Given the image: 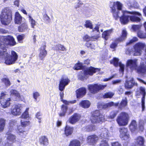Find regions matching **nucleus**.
Wrapping results in <instances>:
<instances>
[{
  "mask_svg": "<svg viewBox=\"0 0 146 146\" xmlns=\"http://www.w3.org/2000/svg\"><path fill=\"white\" fill-rule=\"evenodd\" d=\"M123 5L120 2H111L110 5L115 20L120 17L121 23L125 24L129 21V18L133 22H140L141 14L139 12L134 11H122Z\"/></svg>",
  "mask_w": 146,
  "mask_h": 146,
  "instance_id": "nucleus-1",
  "label": "nucleus"
},
{
  "mask_svg": "<svg viewBox=\"0 0 146 146\" xmlns=\"http://www.w3.org/2000/svg\"><path fill=\"white\" fill-rule=\"evenodd\" d=\"M16 42L13 37L10 35L1 36L0 38V62L5 61L7 65L13 64L17 60L18 56L14 51H11L10 55L7 52L6 49L8 45L14 46Z\"/></svg>",
  "mask_w": 146,
  "mask_h": 146,
  "instance_id": "nucleus-2",
  "label": "nucleus"
},
{
  "mask_svg": "<svg viewBox=\"0 0 146 146\" xmlns=\"http://www.w3.org/2000/svg\"><path fill=\"white\" fill-rule=\"evenodd\" d=\"M140 64L137 66V59H129L126 63L127 67L129 68L132 70H135L138 74H140L143 77H146V61L145 59H141Z\"/></svg>",
  "mask_w": 146,
  "mask_h": 146,
  "instance_id": "nucleus-3",
  "label": "nucleus"
},
{
  "mask_svg": "<svg viewBox=\"0 0 146 146\" xmlns=\"http://www.w3.org/2000/svg\"><path fill=\"white\" fill-rule=\"evenodd\" d=\"M9 127L8 131L13 132V133H17L23 138H25L27 134V131H23L21 130L20 127H22L21 126H18L17 125V121L15 120H11L9 123Z\"/></svg>",
  "mask_w": 146,
  "mask_h": 146,
  "instance_id": "nucleus-4",
  "label": "nucleus"
},
{
  "mask_svg": "<svg viewBox=\"0 0 146 146\" xmlns=\"http://www.w3.org/2000/svg\"><path fill=\"white\" fill-rule=\"evenodd\" d=\"M0 19L3 24L5 25H9L12 20L11 10L7 7L3 9L1 15Z\"/></svg>",
  "mask_w": 146,
  "mask_h": 146,
  "instance_id": "nucleus-5",
  "label": "nucleus"
},
{
  "mask_svg": "<svg viewBox=\"0 0 146 146\" xmlns=\"http://www.w3.org/2000/svg\"><path fill=\"white\" fill-rule=\"evenodd\" d=\"M145 46L146 45L144 43L138 42L134 46V50L133 51L132 49L129 48L127 51V54H133L134 56L140 55Z\"/></svg>",
  "mask_w": 146,
  "mask_h": 146,
  "instance_id": "nucleus-6",
  "label": "nucleus"
},
{
  "mask_svg": "<svg viewBox=\"0 0 146 146\" xmlns=\"http://www.w3.org/2000/svg\"><path fill=\"white\" fill-rule=\"evenodd\" d=\"M98 70V68H96L92 66L87 68L84 70H82L79 72L78 78L81 80L86 79L88 77V76L92 75L96 72V70Z\"/></svg>",
  "mask_w": 146,
  "mask_h": 146,
  "instance_id": "nucleus-7",
  "label": "nucleus"
},
{
  "mask_svg": "<svg viewBox=\"0 0 146 146\" xmlns=\"http://www.w3.org/2000/svg\"><path fill=\"white\" fill-rule=\"evenodd\" d=\"M129 117L128 114L124 112H122L118 116L116 121L119 126H125L128 123Z\"/></svg>",
  "mask_w": 146,
  "mask_h": 146,
  "instance_id": "nucleus-8",
  "label": "nucleus"
},
{
  "mask_svg": "<svg viewBox=\"0 0 146 146\" xmlns=\"http://www.w3.org/2000/svg\"><path fill=\"white\" fill-rule=\"evenodd\" d=\"M104 119V116L98 110L93 112L90 118L91 122L93 123H100L103 121Z\"/></svg>",
  "mask_w": 146,
  "mask_h": 146,
  "instance_id": "nucleus-9",
  "label": "nucleus"
},
{
  "mask_svg": "<svg viewBox=\"0 0 146 146\" xmlns=\"http://www.w3.org/2000/svg\"><path fill=\"white\" fill-rule=\"evenodd\" d=\"M106 86V85L94 84L88 86V88L90 92L93 94L97 93L100 90H103Z\"/></svg>",
  "mask_w": 146,
  "mask_h": 146,
  "instance_id": "nucleus-10",
  "label": "nucleus"
},
{
  "mask_svg": "<svg viewBox=\"0 0 146 146\" xmlns=\"http://www.w3.org/2000/svg\"><path fill=\"white\" fill-rule=\"evenodd\" d=\"M99 28L98 26L97 25L92 30V32H96V34L94 36L91 37L90 36L87 35H85L83 38L84 40L88 42L90 40L96 41L97 40L99 37V35L100 32H99Z\"/></svg>",
  "mask_w": 146,
  "mask_h": 146,
  "instance_id": "nucleus-11",
  "label": "nucleus"
},
{
  "mask_svg": "<svg viewBox=\"0 0 146 146\" xmlns=\"http://www.w3.org/2000/svg\"><path fill=\"white\" fill-rule=\"evenodd\" d=\"M136 94L137 96L141 95L143 96L141 98V106L142 111H144L145 108V101L146 95L145 88L141 86L139 88V90L136 92Z\"/></svg>",
  "mask_w": 146,
  "mask_h": 146,
  "instance_id": "nucleus-12",
  "label": "nucleus"
},
{
  "mask_svg": "<svg viewBox=\"0 0 146 146\" xmlns=\"http://www.w3.org/2000/svg\"><path fill=\"white\" fill-rule=\"evenodd\" d=\"M119 104V103H115L113 102L105 103L99 102L97 106L98 108L100 110L102 109L107 110H109L110 108L112 106H118Z\"/></svg>",
  "mask_w": 146,
  "mask_h": 146,
  "instance_id": "nucleus-13",
  "label": "nucleus"
},
{
  "mask_svg": "<svg viewBox=\"0 0 146 146\" xmlns=\"http://www.w3.org/2000/svg\"><path fill=\"white\" fill-rule=\"evenodd\" d=\"M8 96L7 94L3 92L1 94V96H0V103L4 108L7 107L10 105V103L9 101L11 100L9 98L7 100L6 99Z\"/></svg>",
  "mask_w": 146,
  "mask_h": 146,
  "instance_id": "nucleus-14",
  "label": "nucleus"
},
{
  "mask_svg": "<svg viewBox=\"0 0 146 146\" xmlns=\"http://www.w3.org/2000/svg\"><path fill=\"white\" fill-rule=\"evenodd\" d=\"M29 110V108H27L26 110L23 113L21 117L22 119H21V125L22 126H21L22 127H20V128L21 129V130H22V131L23 130V127H26L29 125L30 122L29 121H24V119H29V115L28 113V111Z\"/></svg>",
  "mask_w": 146,
  "mask_h": 146,
  "instance_id": "nucleus-15",
  "label": "nucleus"
},
{
  "mask_svg": "<svg viewBox=\"0 0 146 146\" xmlns=\"http://www.w3.org/2000/svg\"><path fill=\"white\" fill-rule=\"evenodd\" d=\"M119 137L122 140H127L130 138V135L127 128L124 127L119 129Z\"/></svg>",
  "mask_w": 146,
  "mask_h": 146,
  "instance_id": "nucleus-16",
  "label": "nucleus"
},
{
  "mask_svg": "<svg viewBox=\"0 0 146 146\" xmlns=\"http://www.w3.org/2000/svg\"><path fill=\"white\" fill-rule=\"evenodd\" d=\"M119 60L118 58H114L112 60L110 61V63L111 64H113L114 65L117 67L119 65L120 67L119 70L120 74L123 75L124 69V65L121 62H119Z\"/></svg>",
  "mask_w": 146,
  "mask_h": 146,
  "instance_id": "nucleus-17",
  "label": "nucleus"
},
{
  "mask_svg": "<svg viewBox=\"0 0 146 146\" xmlns=\"http://www.w3.org/2000/svg\"><path fill=\"white\" fill-rule=\"evenodd\" d=\"M22 108V105L21 104H19L14 105L11 109V114L15 116L20 115L21 113V109Z\"/></svg>",
  "mask_w": 146,
  "mask_h": 146,
  "instance_id": "nucleus-18",
  "label": "nucleus"
},
{
  "mask_svg": "<svg viewBox=\"0 0 146 146\" xmlns=\"http://www.w3.org/2000/svg\"><path fill=\"white\" fill-rule=\"evenodd\" d=\"M70 80L67 78H62L61 79L59 85V90L60 91H62L64 89L65 87L70 82Z\"/></svg>",
  "mask_w": 146,
  "mask_h": 146,
  "instance_id": "nucleus-19",
  "label": "nucleus"
},
{
  "mask_svg": "<svg viewBox=\"0 0 146 146\" xmlns=\"http://www.w3.org/2000/svg\"><path fill=\"white\" fill-rule=\"evenodd\" d=\"M10 93L11 97L14 101H18L21 100L20 95L16 90H11Z\"/></svg>",
  "mask_w": 146,
  "mask_h": 146,
  "instance_id": "nucleus-20",
  "label": "nucleus"
},
{
  "mask_svg": "<svg viewBox=\"0 0 146 146\" xmlns=\"http://www.w3.org/2000/svg\"><path fill=\"white\" fill-rule=\"evenodd\" d=\"M101 131V133L99 135L100 137L103 140H108L110 136L108 131L106 128H103L102 129Z\"/></svg>",
  "mask_w": 146,
  "mask_h": 146,
  "instance_id": "nucleus-21",
  "label": "nucleus"
},
{
  "mask_svg": "<svg viewBox=\"0 0 146 146\" xmlns=\"http://www.w3.org/2000/svg\"><path fill=\"white\" fill-rule=\"evenodd\" d=\"M81 117L80 114L75 113L69 118V122L72 124H74L79 120Z\"/></svg>",
  "mask_w": 146,
  "mask_h": 146,
  "instance_id": "nucleus-22",
  "label": "nucleus"
},
{
  "mask_svg": "<svg viewBox=\"0 0 146 146\" xmlns=\"http://www.w3.org/2000/svg\"><path fill=\"white\" fill-rule=\"evenodd\" d=\"M46 46L45 45L41 46L40 48V53L38 54V57L40 59L43 60L45 57L47 51L45 50Z\"/></svg>",
  "mask_w": 146,
  "mask_h": 146,
  "instance_id": "nucleus-23",
  "label": "nucleus"
},
{
  "mask_svg": "<svg viewBox=\"0 0 146 146\" xmlns=\"http://www.w3.org/2000/svg\"><path fill=\"white\" fill-rule=\"evenodd\" d=\"M98 138L96 135H92L89 136L87 138L88 142L90 144L94 145L97 142Z\"/></svg>",
  "mask_w": 146,
  "mask_h": 146,
  "instance_id": "nucleus-24",
  "label": "nucleus"
},
{
  "mask_svg": "<svg viewBox=\"0 0 146 146\" xmlns=\"http://www.w3.org/2000/svg\"><path fill=\"white\" fill-rule=\"evenodd\" d=\"M77 98H82L86 93V89L84 87L81 88L77 90L76 92Z\"/></svg>",
  "mask_w": 146,
  "mask_h": 146,
  "instance_id": "nucleus-25",
  "label": "nucleus"
},
{
  "mask_svg": "<svg viewBox=\"0 0 146 146\" xmlns=\"http://www.w3.org/2000/svg\"><path fill=\"white\" fill-rule=\"evenodd\" d=\"M136 146H144L145 139L144 137L139 136L135 139Z\"/></svg>",
  "mask_w": 146,
  "mask_h": 146,
  "instance_id": "nucleus-26",
  "label": "nucleus"
},
{
  "mask_svg": "<svg viewBox=\"0 0 146 146\" xmlns=\"http://www.w3.org/2000/svg\"><path fill=\"white\" fill-rule=\"evenodd\" d=\"M39 142L41 145L43 146H47L48 144V140L46 136H42L39 139Z\"/></svg>",
  "mask_w": 146,
  "mask_h": 146,
  "instance_id": "nucleus-27",
  "label": "nucleus"
},
{
  "mask_svg": "<svg viewBox=\"0 0 146 146\" xmlns=\"http://www.w3.org/2000/svg\"><path fill=\"white\" fill-rule=\"evenodd\" d=\"M113 29H112L104 31L102 34V37L105 40L108 39L111 34L112 33Z\"/></svg>",
  "mask_w": 146,
  "mask_h": 146,
  "instance_id": "nucleus-28",
  "label": "nucleus"
},
{
  "mask_svg": "<svg viewBox=\"0 0 146 146\" xmlns=\"http://www.w3.org/2000/svg\"><path fill=\"white\" fill-rule=\"evenodd\" d=\"M13 133V132H10L8 131L6 133V135H8L7 139L8 140L13 143L16 141V136L11 134L12 133Z\"/></svg>",
  "mask_w": 146,
  "mask_h": 146,
  "instance_id": "nucleus-29",
  "label": "nucleus"
},
{
  "mask_svg": "<svg viewBox=\"0 0 146 146\" xmlns=\"http://www.w3.org/2000/svg\"><path fill=\"white\" fill-rule=\"evenodd\" d=\"M15 23L20 24L22 21V17L18 12H16L15 15Z\"/></svg>",
  "mask_w": 146,
  "mask_h": 146,
  "instance_id": "nucleus-30",
  "label": "nucleus"
},
{
  "mask_svg": "<svg viewBox=\"0 0 146 146\" xmlns=\"http://www.w3.org/2000/svg\"><path fill=\"white\" fill-rule=\"evenodd\" d=\"M127 35V32L125 29H123L122 31V34L121 36L117 39V40L118 42L122 41L125 39Z\"/></svg>",
  "mask_w": 146,
  "mask_h": 146,
  "instance_id": "nucleus-31",
  "label": "nucleus"
},
{
  "mask_svg": "<svg viewBox=\"0 0 146 146\" xmlns=\"http://www.w3.org/2000/svg\"><path fill=\"white\" fill-rule=\"evenodd\" d=\"M79 105L83 108H87L89 107L90 103L88 100H84L81 101Z\"/></svg>",
  "mask_w": 146,
  "mask_h": 146,
  "instance_id": "nucleus-32",
  "label": "nucleus"
},
{
  "mask_svg": "<svg viewBox=\"0 0 146 146\" xmlns=\"http://www.w3.org/2000/svg\"><path fill=\"white\" fill-rule=\"evenodd\" d=\"M135 84V81L133 78H131L129 81L127 80L125 84V87L127 88H131Z\"/></svg>",
  "mask_w": 146,
  "mask_h": 146,
  "instance_id": "nucleus-33",
  "label": "nucleus"
},
{
  "mask_svg": "<svg viewBox=\"0 0 146 146\" xmlns=\"http://www.w3.org/2000/svg\"><path fill=\"white\" fill-rule=\"evenodd\" d=\"M73 131V128L66 125L65 128L64 132L66 135L68 136L71 135Z\"/></svg>",
  "mask_w": 146,
  "mask_h": 146,
  "instance_id": "nucleus-34",
  "label": "nucleus"
},
{
  "mask_svg": "<svg viewBox=\"0 0 146 146\" xmlns=\"http://www.w3.org/2000/svg\"><path fill=\"white\" fill-rule=\"evenodd\" d=\"M60 97L61 100V101L64 103L65 104L68 105L70 103L74 104L76 102V100H74L71 101H68L66 100H64L63 99L64 97V93L62 92H60Z\"/></svg>",
  "mask_w": 146,
  "mask_h": 146,
  "instance_id": "nucleus-35",
  "label": "nucleus"
},
{
  "mask_svg": "<svg viewBox=\"0 0 146 146\" xmlns=\"http://www.w3.org/2000/svg\"><path fill=\"white\" fill-rule=\"evenodd\" d=\"M28 27L25 24H22L18 27V31L20 32H24L27 31Z\"/></svg>",
  "mask_w": 146,
  "mask_h": 146,
  "instance_id": "nucleus-36",
  "label": "nucleus"
},
{
  "mask_svg": "<svg viewBox=\"0 0 146 146\" xmlns=\"http://www.w3.org/2000/svg\"><path fill=\"white\" fill-rule=\"evenodd\" d=\"M129 128L132 132L134 131L137 128V125L135 120H133L129 125Z\"/></svg>",
  "mask_w": 146,
  "mask_h": 146,
  "instance_id": "nucleus-37",
  "label": "nucleus"
},
{
  "mask_svg": "<svg viewBox=\"0 0 146 146\" xmlns=\"http://www.w3.org/2000/svg\"><path fill=\"white\" fill-rule=\"evenodd\" d=\"M68 109V107L64 105H62L61 107V112L59 114L60 116L61 117L64 116L66 112Z\"/></svg>",
  "mask_w": 146,
  "mask_h": 146,
  "instance_id": "nucleus-38",
  "label": "nucleus"
},
{
  "mask_svg": "<svg viewBox=\"0 0 146 146\" xmlns=\"http://www.w3.org/2000/svg\"><path fill=\"white\" fill-rule=\"evenodd\" d=\"M83 130H85L88 132L92 131H94L95 129V126L94 125H88L85 127L83 128Z\"/></svg>",
  "mask_w": 146,
  "mask_h": 146,
  "instance_id": "nucleus-39",
  "label": "nucleus"
},
{
  "mask_svg": "<svg viewBox=\"0 0 146 146\" xmlns=\"http://www.w3.org/2000/svg\"><path fill=\"white\" fill-rule=\"evenodd\" d=\"M28 16L29 18V21L31 24V27L33 28H34L35 26L36 25V22L33 19L30 15H28Z\"/></svg>",
  "mask_w": 146,
  "mask_h": 146,
  "instance_id": "nucleus-40",
  "label": "nucleus"
},
{
  "mask_svg": "<svg viewBox=\"0 0 146 146\" xmlns=\"http://www.w3.org/2000/svg\"><path fill=\"white\" fill-rule=\"evenodd\" d=\"M69 146H80V142L76 139L73 140L70 142Z\"/></svg>",
  "mask_w": 146,
  "mask_h": 146,
  "instance_id": "nucleus-41",
  "label": "nucleus"
},
{
  "mask_svg": "<svg viewBox=\"0 0 146 146\" xmlns=\"http://www.w3.org/2000/svg\"><path fill=\"white\" fill-rule=\"evenodd\" d=\"M53 49L56 50H61L64 51L66 50V48L64 46L61 44H58L55 46V47L54 48H53Z\"/></svg>",
  "mask_w": 146,
  "mask_h": 146,
  "instance_id": "nucleus-42",
  "label": "nucleus"
},
{
  "mask_svg": "<svg viewBox=\"0 0 146 146\" xmlns=\"http://www.w3.org/2000/svg\"><path fill=\"white\" fill-rule=\"evenodd\" d=\"M5 124V120L3 118H0V131H2L4 129Z\"/></svg>",
  "mask_w": 146,
  "mask_h": 146,
  "instance_id": "nucleus-43",
  "label": "nucleus"
},
{
  "mask_svg": "<svg viewBox=\"0 0 146 146\" xmlns=\"http://www.w3.org/2000/svg\"><path fill=\"white\" fill-rule=\"evenodd\" d=\"M137 34L138 37L140 38H146V33H145L142 31H139L138 32H137Z\"/></svg>",
  "mask_w": 146,
  "mask_h": 146,
  "instance_id": "nucleus-44",
  "label": "nucleus"
},
{
  "mask_svg": "<svg viewBox=\"0 0 146 146\" xmlns=\"http://www.w3.org/2000/svg\"><path fill=\"white\" fill-rule=\"evenodd\" d=\"M127 99L126 97L123 98L120 104V107L122 108L125 107L127 104Z\"/></svg>",
  "mask_w": 146,
  "mask_h": 146,
  "instance_id": "nucleus-45",
  "label": "nucleus"
},
{
  "mask_svg": "<svg viewBox=\"0 0 146 146\" xmlns=\"http://www.w3.org/2000/svg\"><path fill=\"white\" fill-rule=\"evenodd\" d=\"M114 95V94L111 92H108L105 93L103 96V97L104 98H112Z\"/></svg>",
  "mask_w": 146,
  "mask_h": 146,
  "instance_id": "nucleus-46",
  "label": "nucleus"
},
{
  "mask_svg": "<svg viewBox=\"0 0 146 146\" xmlns=\"http://www.w3.org/2000/svg\"><path fill=\"white\" fill-rule=\"evenodd\" d=\"M84 26L86 28H89L91 29H93V26L92 24V23L90 21H87L86 23L85 24H84Z\"/></svg>",
  "mask_w": 146,
  "mask_h": 146,
  "instance_id": "nucleus-47",
  "label": "nucleus"
},
{
  "mask_svg": "<svg viewBox=\"0 0 146 146\" xmlns=\"http://www.w3.org/2000/svg\"><path fill=\"white\" fill-rule=\"evenodd\" d=\"M2 81L6 86H9L11 85L9 79L7 78H4L2 79Z\"/></svg>",
  "mask_w": 146,
  "mask_h": 146,
  "instance_id": "nucleus-48",
  "label": "nucleus"
},
{
  "mask_svg": "<svg viewBox=\"0 0 146 146\" xmlns=\"http://www.w3.org/2000/svg\"><path fill=\"white\" fill-rule=\"evenodd\" d=\"M83 64L82 63L78 62L74 66V70H79L81 69L83 67Z\"/></svg>",
  "mask_w": 146,
  "mask_h": 146,
  "instance_id": "nucleus-49",
  "label": "nucleus"
},
{
  "mask_svg": "<svg viewBox=\"0 0 146 146\" xmlns=\"http://www.w3.org/2000/svg\"><path fill=\"white\" fill-rule=\"evenodd\" d=\"M141 26L140 25H133L132 26V28L134 31H139L141 27Z\"/></svg>",
  "mask_w": 146,
  "mask_h": 146,
  "instance_id": "nucleus-50",
  "label": "nucleus"
},
{
  "mask_svg": "<svg viewBox=\"0 0 146 146\" xmlns=\"http://www.w3.org/2000/svg\"><path fill=\"white\" fill-rule=\"evenodd\" d=\"M118 112V111H111L110 114V117L111 119L114 118L117 114Z\"/></svg>",
  "mask_w": 146,
  "mask_h": 146,
  "instance_id": "nucleus-51",
  "label": "nucleus"
},
{
  "mask_svg": "<svg viewBox=\"0 0 146 146\" xmlns=\"http://www.w3.org/2000/svg\"><path fill=\"white\" fill-rule=\"evenodd\" d=\"M40 96V93L38 92H35L33 93V96L35 99V101L36 102L38 97Z\"/></svg>",
  "mask_w": 146,
  "mask_h": 146,
  "instance_id": "nucleus-52",
  "label": "nucleus"
},
{
  "mask_svg": "<svg viewBox=\"0 0 146 146\" xmlns=\"http://www.w3.org/2000/svg\"><path fill=\"white\" fill-rule=\"evenodd\" d=\"M100 146H109V145L106 140H103L101 141L100 144Z\"/></svg>",
  "mask_w": 146,
  "mask_h": 146,
  "instance_id": "nucleus-53",
  "label": "nucleus"
},
{
  "mask_svg": "<svg viewBox=\"0 0 146 146\" xmlns=\"http://www.w3.org/2000/svg\"><path fill=\"white\" fill-rule=\"evenodd\" d=\"M138 40V39L137 37H134L132 39L129 41V42L127 43L126 45H128L131 44L132 43L134 42L137 41Z\"/></svg>",
  "mask_w": 146,
  "mask_h": 146,
  "instance_id": "nucleus-54",
  "label": "nucleus"
},
{
  "mask_svg": "<svg viewBox=\"0 0 146 146\" xmlns=\"http://www.w3.org/2000/svg\"><path fill=\"white\" fill-rule=\"evenodd\" d=\"M133 1V0H127L126 2V3L129 9H131V6Z\"/></svg>",
  "mask_w": 146,
  "mask_h": 146,
  "instance_id": "nucleus-55",
  "label": "nucleus"
},
{
  "mask_svg": "<svg viewBox=\"0 0 146 146\" xmlns=\"http://www.w3.org/2000/svg\"><path fill=\"white\" fill-rule=\"evenodd\" d=\"M44 20L45 21L49 23L50 21V19L49 17L46 14H45L43 15Z\"/></svg>",
  "mask_w": 146,
  "mask_h": 146,
  "instance_id": "nucleus-56",
  "label": "nucleus"
},
{
  "mask_svg": "<svg viewBox=\"0 0 146 146\" xmlns=\"http://www.w3.org/2000/svg\"><path fill=\"white\" fill-rule=\"evenodd\" d=\"M82 4V2L79 0H78L77 3H75L74 6V8L77 9L78 8L80 7L81 5Z\"/></svg>",
  "mask_w": 146,
  "mask_h": 146,
  "instance_id": "nucleus-57",
  "label": "nucleus"
},
{
  "mask_svg": "<svg viewBox=\"0 0 146 146\" xmlns=\"http://www.w3.org/2000/svg\"><path fill=\"white\" fill-rule=\"evenodd\" d=\"M143 122L142 121H141L139 122V127L140 130L141 131H143L144 129V125H143L144 123H143V124H142Z\"/></svg>",
  "mask_w": 146,
  "mask_h": 146,
  "instance_id": "nucleus-58",
  "label": "nucleus"
},
{
  "mask_svg": "<svg viewBox=\"0 0 146 146\" xmlns=\"http://www.w3.org/2000/svg\"><path fill=\"white\" fill-rule=\"evenodd\" d=\"M25 36L24 34L18 35L17 36V38L18 41H20L24 39Z\"/></svg>",
  "mask_w": 146,
  "mask_h": 146,
  "instance_id": "nucleus-59",
  "label": "nucleus"
},
{
  "mask_svg": "<svg viewBox=\"0 0 146 146\" xmlns=\"http://www.w3.org/2000/svg\"><path fill=\"white\" fill-rule=\"evenodd\" d=\"M138 6V4L136 1H133L131 6V8L133 7L137 8Z\"/></svg>",
  "mask_w": 146,
  "mask_h": 146,
  "instance_id": "nucleus-60",
  "label": "nucleus"
},
{
  "mask_svg": "<svg viewBox=\"0 0 146 146\" xmlns=\"http://www.w3.org/2000/svg\"><path fill=\"white\" fill-rule=\"evenodd\" d=\"M111 146H121L120 143L118 142H115L111 143Z\"/></svg>",
  "mask_w": 146,
  "mask_h": 146,
  "instance_id": "nucleus-61",
  "label": "nucleus"
},
{
  "mask_svg": "<svg viewBox=\"0 0 146 146\" xmlns=\"http://www.w3.org/2000/svg\"><path fill=\"white\" fill-rule=\"evenodd\" d=\"M117 45V43L115 42H113L110 45V47L111 48H115Z\"/></svg>",
  "mask_w": 146,
  "mask_h": 146,
  "instance_id": "nucleus-62",
  "label": "nucleus"
},
{
  "mask_svg": "<svg viewBox=\"0 0 146 146\" xmlns=\"http://www.w3.org/2000/svg\"><path fill=\"white\" fill-rule=\"evenodd\" d=\"M118 93L119 94H122L123 92V89L121 86H120L118 88Z\"/></svg>",
  "mask_w": 146,
  "mask_h": 146,
  "instance_id": "nucleus-63",
  "label": "nucleus"
},
{
  "mask_svg": "<svg viewBox=\"0 0 146 146\" xmlns=\"http://www.w3.org/2000/svg\"><path fill=\"white\" fill-rule=\"evenodd\" d=\"M20 0H15L14 1V5L17 7L19 6Z\"/></svg>",
  "mask_w": 146,
  "mask_h": 146,
  "instance_id": "nucleus-64",
  "label": "nucleus"
}]
</instances>
